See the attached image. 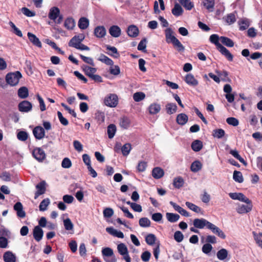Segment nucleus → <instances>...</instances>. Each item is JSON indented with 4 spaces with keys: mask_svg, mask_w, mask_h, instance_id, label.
<instances>
[{
    "mask_svg": "<svg viewBox=\"0 0 262 262\" xmlns=\"http://www.w3.org/2000/svg\"><path fill=\"white\" fill-rule=\"evenodd\" d=\"M166 41L167 43H171L174 48L178 52H183L185 50L184 46L181 43L179 40L173 35V31L169 28L165 31Z\"/></svg>",
    "mask_w": 262,
    "mask_h": 262,
    "instance_id": "f257e3e1",
    "label": "nucleus"
},
{
    "mask_svg": "<svg viewBox=\"0 0 262 262\" xmlns=\"http://www.w3.org/2000/svg\"><path fill=\"white\" fill-rule=\"evenodd\" d=\"M22 75L19 71L14 73H8L6 76V80L7 82L11 86L17 85L21 78Z\"/></svg>",
    "mask_w": 262,
    "mask_h": 262,
    "instance_id": "f03ea898",
    "label": "nucleus"
},
{
    "mask_svg": "<svg viewBox=\"0 0 262 262\" xmlns=\"http://www.w3.org/2000/svg\"><path fill=\"white\" fill-rule=\"evenodd\" d=\"M119 102L118 96L115 94H109L106 95L103 100L104 104L110 107H115Z\"/></svg>",
    "mask_w": 262,
    "mask_h": 262,
    "instance_id": "7ed1b4c3",
    "label": "nucleus"
},
{
    "mask_svg": "<svg viewBox=\"0 0 262 262\" xmlns=\"http://www.w3.org/2000/svg\"><path fill=\"white\" fill-rule=\"evenodd\" d=\"M60 11L57 7H52L50 9L49 13V17L55 23L60 24L62 18L59 16Z\"/></svg>",
    "mask_w": 262,
    "mask_h": 262,
    "instance_id": "20e7f679",
    "label": "nucleus"
},
{
    "mask_svg": "<svg viewBox=\"0 0 262 262\" xmlns=\"http://www.w3.org/2000/svg\"><path fill=\"white\" fill-rule=\"evenodd\" d=\"M247 205H241L237 207L236 208V211L239 214H244L249 212L252 210L253 205L252 201L248 199V201L244 202Z\"/></svg>",
    "mask_w": 262,
    "mask_h": 262,
    "instance_id": "39448f33",
    "label": "nucleus"
},
{
    "mask_svg": "<svg viewBox=\"0 0 262 262\" xmlns=\"http://www.w3.org/2000/svg\"><path fill=\"white\" fill-rule=\"evenodd\" d=\"M33 157L38 162H42L46 158L45 151L40 147H36L32 151Z\"/></svg>",
    "mask_w": 262,
    "mask_h": 262,
    "instance_id": "423d86ee",
    "label": "nucleus"
},
{
    "mask_svg": "<svg viewBox=\"0 0 262 262\" xmlns=\"http://www.w3.org/2000/svg\"><path fill=\"white\" fill-rule=\"evenodd\" d=\"M209 223L210 222L204 218L195 219L193 220V225L196 228L203 229L205 227L207 228Z\"/></svg>",
    "mask_w": 262,
    "mask_h": 262,
    "instance_id": "0eeeda50",
    "label": "nucleus"
},
{
    "mask_svg": "<svg viewBox=\"0 0 262 262\" xmlns=\"http://www.w3.org/2000/svg\"><path fill=\"white\" fill-rule=\"evenodd\" d=\"M208 229L211 230V231L215 234L217 235L218 236L221 237L222 239H225L226 238V235L224 233V232L220 229L219 227L216 226L215 225L211 223H209L208 226Z\"/></svg>",
    "mask_w": 262,
    "mask_h": 262,
    "instance_id": "6e6552de",
    "label": "nucleus"
},
{
    "mask_svg": "<svg viewBox=\"0 0 262 262\" xmlns=\"http://www.w3.org/2000/svg\"><path fill=\"white\" fill-rule=\"evenodd\" d=\"M33 134L36 139L40 140L45 136V129L40 126H36L33 130Z\"/></svg>",
    "mask_w": 262,
    "mask_h": 262,
    "instance_id": "1a4fd4ad",
    "label": "nucleus"
},
{
    "mask_svg": "<svg viewBox=\"0 0 262 262\" xmlns=\"http://www.w3.org/2000/svg\"><path fill=\"white\" fill-rule=\"evenodd\" d=\"M32 104L26 100L21 102L18 105L19 110L21 112H29L32 110Z\"/></svg>",
    "mask_w": 262,
    "mask_h": 262,
    "instance_id": "9d476101",
    "label": "nucleus"
},
{
    "mask_svg": "<svg viewBox=\"0 0 262 262\" xmlns=\"http://www.w3.org/2000/svg\"><path fill=\"white\" fill-rule=\"evenodd\" d=\"M33 237L37 242H39L42 238L43 232L42 229L39 226H35L33 232Z\"/></svg>",
    "mask_w": 262,
    "mask_h": 262,
    "instance_id": "9b49d317",
    "label": "nucleus"
},
{
    "mask_svg": "<svg viewBox=\"0 0 262 262\" xmlns=\"http://www.w3.org/2000/svg\"><path fill=\"white\" fill-rule=\"evenodd\" d=\"M14 209L16 211L18 217L24 218L26 216V213L23 210V205L20 202H17L14 205Z\"/></svg>",
    "mask_w": 262,
    "mask_h": 262,
    "instance_id": "f8f14e48",
    "label": "nucleus"
},
{
    "mask_svg": "<svg viewBox=\"0 0 262 262\" xmlns=\"http://www.w3.org/2000/svg\"><path fill=\"white\" fill-rule=\"evenodd\" d=\"M126 32L127 35L132 37H136L139 33L138 28L134 25L129 26Z\"/></svg>",
    "mask_w": 262,
    "mask_h": 262,
    "instance_id": "ddd939ff",
    "label": "nucleus"
},
{
    "mask_svg": "<svg viewBox=\"0 0 262 262\" xmlns=\"http://www.w3.org/2000/svg\"><path fill=\"white\" fill-rule=\"evenodd\" d=\"M185 82L189 85L196 86L198 85V81L194 78L191 74H187L184 79Z\"/></svg>",
    "mask_w": 262,
    "mask_h": 262,
    "instance_id": "4468645a",
    "label": "nucleus"
},
{
    "mask_svg": "<svg viewBox=\"0 0 262 262\" xmlns=\"http://www.w3.org/2000/svg\"><path fill=\"white\" fill-rule=\"evenodd\" d=\"M94 34L98 38H102L106 34V29L103 26H97L94 29Z\"/></svg>",
    "mask_w": 262,
    "mask_h": 262,
    "instance_id": "2eb2a0df",
    "label": "nucleus"
},
{
    "mask_svg": "<svg viewBox=\"0 0 262 262\" xmlns=\"http://www.w3.org/2000/svg\"><path fill=\"white\" fill-rule=\"evenodd\" d=\"M229 195L233 200H239L242 202H247L248 201V198L242 193H230Z\"/></svg>",
    "mask_w": 262,
    "mask_h": 262,
    "instance_id": "dca6fc26",
    "label": "nucleus"
},
{
    "mask_svg": "<svg viewBox=\"0 0 262 262\" xmlns=\"http://www.w3.org/2000/svg\"><path fill=\"white\" fill-rule=\"evenodd\" d=\"M109 33L114 37H118L120 36L121 30L120 27L117 25H113L111 26L109 30Z\"/></svg>",
    "mask_w": 262,
    "mask_h": 262,
    "instance_id": "f3484780",
    "label": "nucleus"
},
{
    "mask_svg": "<svg viewBox=\"0 0 262 262\" xmlns=\"http://www.w3.org/2000/svg\"><path fill=\"white\" fill-rule=\"evenodd\" d=\"M3 259L5 262H15L16 256L11 251H7L3 255Z\"/></svg>",
    "mask_w": 262,
    "mask_h": 262,
    "instance_id": "a211bd4d",
    "label": "nucleus"
},
{
    "mask_svg": "<svg viewBox=\"0 0 262 262\" xmlns=\"http://www.w3.org/2000/svg\"><path fill=\"white\" fill-rule=\"evenodd\" d=\"M202 3L208 12H212L214 11L215 6L214 0H204Z\"/></svg>",
    "mask_w": 262,
    "mask_h": 262,
    "instance_id": "6ab92c4d",
    "label": "nucleus"
},
{
    "mask_svg": "<svg viewBox=\"0 0 262 262\" xmlns=\"http://www.w3.org/2000/svg\"><path fill=\"white\" fill-rule=\"evenodd\" d=\"M27 35L30 41L34 45L39 48L41 47V42L40 41L39 39L34 34H33L32 33L28 32Z\"/></svg>",
    "mask_w": 262,
    "mask_h": 262,
    "instance_id": "aec40b11",
    "label": "nucleus"
},
{
    "mask_svg": "<svg viewBox=\"0 0 262 262\" xmlns=\"http://www.w3.org/2000/svg\"><path fill=\"white\" fill-rule=\"evenodd\" d=\"M218 50L228 59V61H232L233 60V56L225 47L223 46Z\"/></svg>",
    "mask_w": 262,
    "mask_h": 262,
    "instance_id": "412c9836",
    "label": "nucleus"
},
{
    "mask_svg": "<svg viewBox=\"0 0 262 262\" xmlns=\"http://www.w3.org/2000/svg\"><path fill=\"white\" fill-rule=\"evenodd\" d=\"M106 231L109 234L118 238H123L124 237V234L122 232L120 231H117V230L114 229L113 227L106 228Z\"/></svg>",
    "mask_w": 262,
    "mask_h": 262,
    "instance_id": "4be33fe9",
    "label": "nucleus"
},
{
    "mask_svg": "<svg viewBox=\"0 0 262 262\" xmlns=\"http://www.w3.org/2000/svg\"><path fill=\"white\" fill-rule=\"evenodd\" d=\"M164 174V170L160 167H155L152 171V177L156 179L161 178Z\"/></svg>",
    "mask_w": 262,
    "mask_h": 262,
    "instance_id": "5701e85b",
    "label": "nucleus"
},
{
    "mask_svg": "<svg viewBox=\"0 0 262 262\" xmlns=\"http://www.w3.org/2000/svg\"><path fill=\"white\" fill-rule=\"evenodd\" d=\"M183 12L182 7L178 3H175L174 7L171 10L172 14L176 17H178L182 15Z\"/></svg>",
    "mask_w": 262,
    "mask_h": 262,
    "instance_id": "b1692460",
    "label": "nucleus"
},
{
    "mask_svg": "<svg viewBox=\"0 0 262 262\" xmlns=\"http://www.w3.org/2000/svg\"><path fill=\"white\" fill-rule=\"evenodd\" d=\"M188 120V116L184 113H181L178 115L176 118L177 123L181 125H185L187 122Z\"/></svg>",
    "mask_w": 262,
    "mask_h": 262,
    "instance_id": "393cba45",
    "label": "nucleus"
},
{
    "mask_svg": "<svg viewBox=\"0 0 262 262\" xmlns=\"http://www.w3.org/2000/svg\"><path fill=\"white\" fill-rule=\"evenodd\" d=\"M106 49L107 50L111 52H107V54L109 55L113 56L114 58H117L120 56V54L118 52L117 49L115 47H112L110 45L106 46Z\"/></svg>",
    "mask_w": 262,
    "mask_h": 262,
    "instance_id": "a878e982",
    "label": "nucleus"
},
{
    "mask_svg": "<svg viewBox=\"0 0 262 262\" xmlns=\"http://www.w3.org/2000/svg\"><path fill=\"white\" fill-rule=\"evenodd\" d=\"M203 146V142L199 140H194L191 145L192 149L195 152L200 151L202 149Z\"/></svg>",
    "mask_w": 262,
    "mask_h": 262,
    "instance_id": "bb28decb",
    "label": "nucleus"
},
{
    "mask_svg": "<svg viewBox=\"0 0 262 262\" xmlns=\"http://www.w3.org/2000/svg\"><path fill=\"white\" fill-rule=\"evenodd\" d=\"M161 110L160 105L158 103H152L148 107L149 113L151 115L158 114Z\"/></svg>",
    "mask_w": 262,
    "mask_h": 262,
    "instance_id": "cd10ccee",
    "label": "nucleus"
},
{
    "mask_svg": "<svg viewBox=\"0 0 262 262\" xmlns=\"http://www.w3.org/2000/svg\"><path fill=\"white\" fill-rule=\"evenodd\" d=\"M37 191L35 194V199H36L39 195L45 193V183L41 182L36 185Z\"/></svg>",
    "mask_w": 262,
    "mask_h": 262,
    "instance_id": "c85d7f7f",
    "label": "nucleus"
},
{
    "mask_svg": "<svg viewBox=\"0 0 262 262\" xmlns=\"http://www.w3.org/2000/svg\"><path fill=\"white\" fill-rule=\"evenodd\" d=\"M81 69L84 72L85 74L89 77V74L92 75L97 71V69L93 67H89L85 64H83L81 66Z\"/></svg>",
    "mask_w": 262,
    "mask_h": 262,
    "instance_id": "c756f323",
    "label": "nucleus"
},
{
    "mask_svg": "<svg viewBox=\"0 0 262 262\" xmlns=\"http://www.w3.org/2000/svg\"><path fill=\"white\" fill-rule=\"evenodd\" d=\"M78 25L80 29H86L89 25V20L86 17H81L78 21Z\"/></svg>",
    "mask_w": 262,
    "mask_h": 262,
    "instance_id": "7c9ffc66",
    "label": "nucleus"
},
{
    "mask_svg": "<svg viewBox=\"0 0 262 262\" xmlns=\"http://www.w3.org/2000/svg\"><path fill=\"white\" fill-rule=\"evenodd\" d=\"M202 164L200 161L198 160L194 161L191 164L190 170L193 172H198L202 169Z\"/></svg>",
    "mask_w": 262,
    "mask_h": 262,
    "instance_id": "2f4dec72",
    "label": "nucleus"
},
{
    "mask_svg": "<svg viewBox=\"0 0 262 262\" xmlns=\"http://www.w3.org/2000/svg\"><path fill=\"white\" fill-rule=\"evenodd\" d=\"M166 217L167 220L170 223H175L177 222L180 217L179 214L170 212L166 213Z\"/></svg>",
    "mask_w": 262,
    "mask_h": 262,
    "instance_id": "473e14b6",
    "label": "nucleus"
},
{
    "mask_svg": "<svg viewBox=\"0 0 262 262\" xmlns=\"http://www.w3.org/2000/svg\"><path fill=\"white\" fill-rule=\"evenodd\" d=\"M98 60L108 66H113L114 64L113 61L103 54L100 55Z\"/></svg>",
    "mask_w": 262,
    "mask_h": 262,
    "instance_id": "72a5a7b5",
    "label": "nucleus"
},
{
    "mask_svg": "<svg viewBox=\"0 0 262 262\" xmlns=\"http://www.w3.org/2000/svg\"><path fill=\"white\" fill-rule=\"evenodd\" d=\"M219 37L217 34H212L209 37L210 41L216 46L217 50L223 46V45L219 42Z\"/></svg>",
    "mask_w": 262,
    "mask_h": 262,
    "instance_id": "f704fd0d",
    "label": "nucleus"
},
{
    "mask_svg": "<svg viewBox=\"0 0 262 262\" xmlns=\"http://www.w3.org/2000/svg\"><path fill=\"white\" fill-rule=\"evenodd\" d=\"M229 153L232 155L235 158L239 160V161L244 164L245 166L247 165V163L246 161L239 155L238 152L237 150H230Z\"/></svg>",
    "mask_w": 262,
    "mask_h": 262,
    "instance_id": "c9c22d12",
    "label": "nucleus"
},
{
    "mask_svg": "<svg viewBox=\"0 0 262 262\" xmlns=\"http://www.w3.org/2000/svg\"><path fill=\"white\" fill-rule=\"evenodd\" d=\"M116 132V126L114 124H111L107 126V133L110 139H112Z\"/></svg>",
    "mask_w": 262,
    "mask_h": 262,
    "instance_id": "e433bc0d",
    "label": "nucleus"
},
{
    "mask_svg": "<svg viewBox=\"0 0 262 262\" xmlns=\"http://www.w3.org/2000/svg\"><path fill=\"white\" fill-rule=\"evenodd\" d=\"M132 148L131 144L129 143H126L122 146L121 152L123 156L126 157L129 154Z\"/></svg>",
    "mask_w": 262,
    "mask_h": 262,
    "instance_id": "4c0bfd02",
    "label": "nucleus"
},
{
    "mask_svg": "<svg viewBox=\"0 0 262 262\" xmlns=\"http://www.w3.org/2000/svg\"><path fill=\"white\" fill-rule=\"evenodd\" d=\"M212 135L214 138L221 139L225 135V132L222 128L215 129L213 130Z\"/></svg>",
    "mask_w": 262,
    "mask_h": 262,
    "instance_id": "58836bf2",
    "label": "nucleus"
},
{
    "mask_svg": "<svg viewBox=\"0 0 262 262\" xmlns=\"http://www.w3.org/2000/svg\"><path fill=\"white\" fill-rule=\"evenodd\" d=\"M228 254V251L225 249L222 248L217 251L216 256L218 259L223 260L227 257Z\"/></svg>",
    "mask_w": 262,
    "mask_h": 262,
    "instance_id": "ea45409f",
    "label": "nucleus"
},
{
    "mask_svg": "<svg viewBox=\"0 0 262 262\" xmlns=\"http://www.w3.org/2000/svg\"><path fill=\"white\" fill-rule=\"evenodd\" d=\"M220 40L223 44L228 47H232L234 46V43L233 41L227 37L221 36Z\"/></svg>",
    "mask_w": 262,
    "mask_h": 262,
    "instance_id": "a19ab883",
    "label": "nucleus"
},
{
    "mask_svg": "<svg viewBox=\"0 0 262 262\" xmlns=\"http://www.w3.org/2000/svg\"><path fill=\"white\" fill-rule=\"evenodd\" d=\"M177 110V106L175 103H169L166 105V112L169 115L174 113Z\"/></svg>",
    "mask_w": 262,
    "mask_h": 262,
    "instance_id": "79ce46f5",
    "label": "nucleus"
},
{
    "mask_svg": "<svg viewBox=\"0 0 262 262\" xmlns=\"http://www.w3.org/2000/svg\"><path fill=\"white\" fill-rule=\"evenodd\" d=\"M18 95L22 99L27 98L29 95L28 89L25 86L19 88L18 90Z\"/></svg>",
    "mask_w": 262,
    "mask_h": 262,
    "instance_id": "37998d69",
    "label": "nucleus"
},
{
    "mask_svg": "<svg viewBox=\"0 0 262 262\" xmlns=\"http://www.w3.org/2000/svg\"><path fill=\"white\" fill-rule=\"evenodd\" d=\"M179 3L188 10H190L193 7L194 5L190 0H178Z\"/></svg>",
    "mask_w": 262,
    "mask_h": 262,
    "instance_id": "c03bdc74",
    "label": "nucleus"
},
{
    "mask_svg": "<svg viewBox=\"0 0 262 262\" xmlns=\"http://www.w3.org/2000/svg\"><path fill=\"white\" fill-rule=\"evenodd\" d=\"M184 181L183 179L181 177L175 178L173 179V185L174 187L180 188L184 185Z\"/></svg>",
    "mask_w": 262,
    "mask_h": 262,
    "instance_id": "a18cd8bd",
    "label": "nucleus"
},
{
    "mask_svg": "<svg viewBox=\"0 0 262 262\" xmlns=\"http://www.w3.org/2000/svg\"><path fill=\"white\" fill-rule=\"evenodd\" d=\"M130 120L127 117H123L121 118L120 121V125L121 127L127 129L130 125Z\"/></svg>",
    "mask_w": 262,
    "mask_h": 262,
    "instance_id": "49530a36",
    "label": "nucleus"
},
{
    "mask_svg": "<svg viewBox=\"0 0 262 262\" xmlns=\"http://www.w3.org/2000/svg\"><path fill=\"white\" fill-rule=\"evenodd\" d=\"M186 206L190 210L196 213L201 212L202 209L200 207L189 202H186L185 203Z\"/></svg>",
    "mask_w": 262,
    "mask_h": 262,
    "instance_id": "de8ad7c7",
    "label": "nucleus"
},
{
    "mask_svg": "<svg viewBox=\"0 0 262 262\" xmlns=\"http://www.w3.org/2000/svg\"><path fill=\"white\" fill-rule=\"evenodd\" d=\"M233 180L238 183H242L244 181L243 177L241 171L235 170L233 174Z\"/></svg>",
    "mask_w": 262,
    "mask_h": 262,
    "instance_id": "09e8293b",
    "label": "nucleus"
},
{
    "mask_svg": "<svg viewBox=\"0 0 262 262\" xmlns=\"http://www.w3.org/2000/svg\"><path fill=\"white\" fill-rule=\"evenodd\" d=\"M156 241V237L154 234H148L145 237V241L148 245H153Z\"/></svg>",
    "mask_w": 262,
    "mask_h": 262,
    "instance_id": "8fccbe9b",
    "label": "nucleus"
},
{
    "mask_svg": "<svg viewBox=\"0 0 262 262\" xmlns=\"http://www.w3.org/2000/svg\"><path fill=\"white\" fill-rule=\"evenodd\" d=\"M139 225L142 227H148L150 226L151 222L147 217H142L139 221Z\"/></svg>",
    "mask_w": 262,
    "mask_h": 262,
    "instance_id": "3c124183",
    "label": "nucleus"
},
{
    "mask_svg": "<svg viewBox=\"0 0 262 262\" xmlns=\"http://www.w3.org/2000/svg\"><path fill=\"white\" fill-rule=\"evenodd\" d=\"M145 98V94L143 92H136L133 95V99L136 102H140Z\"/></svg>",
    "mask_w": 262,
    "mask_h": 262,
    "instance_id": "603ef678",
    "label": "nucleus"
},
{
    "mask_svg": "<svg viewBox=\"0 0 262 262\" xmlns=\"http://www.w3.org/2000/svg\"><path fill=\"white\" fill-rule=\"evenodd\" d=\"M117 249L118 251V252L121 255H125L127 254L128 253V250L126 247V246L123 243H121L119 244L117 246Z\"/></svg>",
    "mask_w": 262,
    "mask_h": 262,
    "instance_id": "864d4df0",
    "label": "nucleus"
},
{
    "mask_svg": "<svg viewBox=\"0 0 262 262\" xmlns=\"http://www.w3.org/2000/svg\"><path fill=\"white\" fill-rule=\"evenodd\" d=\"M50 203V200L48 198L43 200L40 203L39 206V210L42 211H45L47 209V208L49 205Z\"/></svg>",
    "mask_w": 262,
    "mask_h": 262,
    "instance_id": "5fc2aeb1",
    "label": "nucleus"
},
{
    "mask_svg": "<svg viewBox=\"0 0 262 262\" xmlns=\"http://www.w3.org/2000/svg\"><path fill=\"white\" fill-rule=\"evenodd\" d=\"M17 139L21 141H25L28 138V134L25 131H19L17 134Z\"/></svg>",
    "mask_w": 262,
    "mask_h": 262,
    "instance_id": "6e6d98bb",
    "label": "nucleus"
},
{
    "mask_svg": "<svg viewBox=\"0 0 262 262\" xmlns=\"http://www.w3.org/2000/svg\"><path fill=\"white\" fill-rule=\"evenodd\" d=\"M146 42L147 39L145 38L142 39V40L139 42L138 46V50L139 51H142L143 52H146V51L145 50L146 48Z\"/></svg>",
    "mask_w": 262,
    "mask_h": 262,
    "instance_id": "4d7b16f0",
    "label": "nucleus"
},
{
    "mask_svg": "<svg viewBox=\"0 0 262 262\" xmlns=\"http://www.w3.org/2000/svg\"><path fill=\"white\" fill-rule=\"evenodd\" d=\"M147 165L146 162L143 161H139L137 166L138 172H141L144 171L147 167Z\"/></svg>",
    "mask_w": 262,
    "mask_h": 262,
    "instance_id": "13d9d810",
    "label": "nucleus"
},
{
    "mask_svg": "<svg viewBox=\"0 0 262 262\" xmlns=\"http://www.w3.org/2000/svg\"><path fill=\"white\" fill-rule=\"evenodd\" d=\"M102 254L104 256L112 257L114 256L113 250L108 247H106L102 249Z\"/></svg>",
    "mask_w": 262,
    "mask_h": 262,
    "instance_id": "bf43d9fd",
    "label": "nucleus"
},
{
    "mask_svg": "<svg viewBox=\"0 0 262 262\" xmlns=\"http://www.w3.org/2000/svg\"><path fill=\"white\" fill-rule=\"evenodd\" d=\"M239 25V30L244 31L247 29L249 25V22L247 19H243L238 23Z\"/></svg>",
    "mask_w": 262,
    "mask_h": 262,
    "instance_id": "052dcab7",
    "label": "nucleus"
},
{
    "mask_svg": "<svg viewBox=\"0 0 262 262\" xmlns=\"http://www.w3.org/2000/svg\"><path fill=\"white\" fill-rule=\"evenodd\" d=\"M81 42L75 36H74L69 41V46L76 48Z\"/></svg>",
    "mask_w": 262,
    "mask_h": 262,
    "instance_id": "680f3d73",
    "label": "nucleus"
},
{
    "mask_svg": "<svg viewBox=\"0 0 262 262\" xmlns=\"http://www.w3.org/2000/svg\"><path fill=\"white\" fill-rule=\"evenodd\" d=\"M110 73L114 75H118L120 73V69L118 66H111L110 68Z\"/></svg>",
    "mask_w": 262,
    "mask_h": 262,
    "instance_id": "e2e57ef3",
    "label": "nucleus"
},
{
    "mask_svg": "<svg viewBox=\"0 0 262 262\" xmlns=\"http://www.w3.org/2000/svg\"><path fill=\"white\" fill-rule=\"evenodd\" d=\"M80 57L84 62L89 64L93 67L95 66L93 59L91 57H86L81 54L80 55Z\"/></svg>",
    "mask_w": 262,
    "mask_h": 262,
    "instance_id": "0e129e2a",
    "label": "nucleus"
},
{
    "mask_svg": "<svg viewBox=\"0 0 262 262\" xmlns=\"http://www.w3.org/2000/svg\"><path fill=\"white\" fill-rule=\"evenodd\" d=\"M75 26V21L71 17L67 18V29H73Z\"/></svg>",
    "mask_w": 262,
    "mask_h": 262,
    "instance_id": "69168bd1",
    "label": "nucleus"
},
{
    "mask_svg": "<svg viewBox=\"0 0 262 262\" xmlns=\"http://www.w3.org/2000/svg\"><path fill=\"white\" fill-rule=\"evenodd\" d=\"M227 123L234 126H236L239 124L238 120L234 117H229L226 119Z\"/></svg>",
    "mask_w": 262,
    "mask_h": 262,
    "instance_id": "338daca9",
    "label": "nucleus"
},
{
    "mask_svg": "<svg viewBox=\"0 0 262 262\" xmlns=\"http://www.w3.org/2000/svg\"><path fill=\"white\" fill-rule=\"evenodd\" d=\"M184 238L183 233L180 231H177L174 234V239L178 243L181 242Z\"/></svg>",
    "mask_w": 262,
    "mask_h": 262,
    "instance_id": "774afa93",
    "label": "nucleus"
}]
</instances>
